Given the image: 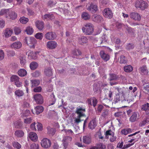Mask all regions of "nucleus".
Masks as SVG:
<instances>
[{"instance_id":"obj_12","label":"nucleus","mask_w":149,"mask_h":149,"mask_svg":"<svg viewBox=\"0 0 149 149\" xmlns=\"http://www.w3.org/2000/svg\"><path fill=\"white\" fill-rule=\"evenodd\" d=\"M139 114L138 112H134L130 118V120L132 122L137 121L139 118Z\"/></svg>"},{"instance_id":"obj_47","label":"nucleus","mask_w":149,"mask_h":149,"mask_svg":"<svg viewBox=\"0 0 149 149\" xmlns=\"http://www.w3.org/2000/svg\"><path fill=\"white\" fill-rule=\"evenodd\" d=\"M21 116L24 117L29 116L30 114V111L29 110H26L21 114Z\"/></svg>"},{"instance_id":"obj_28","label":"nucleus","mask_w":149,"mask_h":149,"mask_svg":"<svg viewBox=\"0 0 149 149\" xmlns=\"http://www.w3.org/2000/svg\"><path fill=\"white\" fill-rule=\"evenodd\" d=\"M48 133L50 135H53L56 132L55 129L53 128H51L49 127H47Z\"/></svg>"},{"instance_id":"obj_51","label":"nucleus","mask_w":149,"mask_h":149,"mask_svg":"<svg viewBox=\"0 0 149 149\" xmlns=\"http://www.w3.org/2000/svg\"><path fill=\"white\" fill-rule=\"evenodd\" d=\"M14 31L16 35H18L19 34L21 31L20 28L17 27H15L14 28Z\"/></svg>"},{"instance_id":"obj_1","label":"nucleus","mask_w":149,"mask_h":149,"mask_svg":"<svg viewBox=\"0 0 149 149\" xmlns=\"http://www.w3.org/2000/svg\"><path fill=\"white\" fill-rule=\"evenodd\" d=\"M85 111V109L83 107L79 106L76 108L75 113L77 115L74 120L75 123H79L81 121L80 120L81 118L82 117H86L84 113Z\"/></svg>"},{"instance_id":"obj_15","label":"nucleus","mask_w":149,"mask_h":149,"mask_svg":"<svg viewBox=\"0 0 149 149\" xmlns=\"http://www.w3.org/2000/svg\"><path fill=\"white\" fill-rule=\"evenodd\" d=\"M13 31L10 28L6 29L3 32V34L5 37L6 38H8L11 36Z\"/></svg>"},{"instance_id":"obj_22","label":"nucleus","mask_w":149,"mask_h":149,"mask_svg":"<svg viewBox=\"0 0 149 149\" xmlns=\"http://www.w3.org/2000/svg\"><path fill=\"white\" fill-rule=\"evenodd\" d=\"M21 43L18 41L15 42L13 43L11 45L12 48L15 49H18L20 48L22 46Z\"/></svg>"},{"instance_id":"obj_27","label":"nucleus","mask_w":149,"mask_h":149,"mask_svg":"<svg viewBox=\"0 0 149 149\" xmlns=\"http://www.w3.org/2000/svg\"><path fill=\"white\" fill-rule=\"evenodd\" d=\"M37 114H39L42 112L44 110V108L42 106H38L35 108Z\"/></svg>"},{"instance_id":"obj_7","label":"nucleus","mask_w":149,"mask_h":149,"mask_svg":"<svg viewBox=\"0 0 149 149\" xmlns=\"http://www.w3.org/2000/svg\"><path fill=\"white\" fill-rule=\"evenodd\" d=\"M41 144L42 147L47 148L50 147L51 142L48 139L45 138L41 141Z\"/></svg>"},{"instance_id":"obj_45","label":"nucleus","mask_w":149,"mask_h":149,"mask_svg":"<svg viewBox=\"0 0 149 149\" xmlns=\"http://www.w3.org/2000/svg\"><path fill=\"white\" fill-rule=\"evenodd\" d=\"M43 34L42 33H38L35 35V37L38 39L41 40L43 37Z\"/></svg>"},{"instance_id":"obj_60","label":"nucleus","mask_w":149,"mask_h":149,"mask_svg":"<svg viewBox=\"0 0 149 149\" xmlns=\"http://www.w3.org/2000/svg\"><path fill=\"white\" fill-rule=\"evenodd\" d=\"M5 21L2 19L0 20V28H3L5 26Z\"/></svg>"},{"instance_id":"obj_41","label":"nucleus","mask_w":149,"mask_h":149,"mask_svg":"<svg viewBox=\"0 0 149 149\" xmlns=\"http://www.w3.org/2000/svg\"><path fill=\"white\" fill-rule=\"evenodd\" d=\"M19 20L21 23L26 24L28 22L29 19L27 18H26L24 17H20Z\"/></svg>"},{"instance_id":"obj_23","label":"nucleus","mask_w":149,"mask_h":149,"mask_svg":"<svg viewBox=\"0 0 149 149\" xmlns=\"http://www.w3.org/2000/svg\"><path fill=\"white\" fill-rule=\"evenodd\" d=\"M20 63L22 67H23L26 63V58L25 56L24 55H21L19 57Z\"/></svg>"},{"instance_id":"obj_14","label":"nucleus","mask_w":149,"mask_h":149,"mask_svg":"<svg viewBox=\"0 0 149 149\" xmlns=\"http://www.w3.org/2000/svg\"><path fill=\"white\" fill-rule=\"evenodd\" d=\"M103 15L106 18H111L113 16V13L111 10H104Z\"/></svg>"},{"instance_id":"obj_25","label":"nucleus","mask_w":149,"mask_h":149,"mask_svg":"<svg viewBox=\"0 0 149 149\" xmlns=\"http://www.w3.org/2000/svg\"><path fill=\"white\" fill-rule=\"evenodd\" d=\"M139 71L142 74H147L148 73V70L146 66H143L139 69Z\"/></svg>"},{"instance_id":"obj_63","label":"nucleus","mask_w":149,"mask_h":149,"mask_svg":"<svg viewBox=\"0 0 149 149\" xmlns=\"http://www.w3.org/2000/svg\"><path fill=\"white\" fill-rule=\"evenodd\" d=\"M38 130V131H41L42 129V124L40 123H38L37 125Z\"/></svg>"},{"instance_id":"obj_64","label":"nucleus","mask_w":149,"mask_h":149,"mask_svg":"<svg viewBox=\"0 0 149 149\" xmlns=\"http://www.w3.org/2000/svg\"><path fill=\"white\" fill-rule=\"evenodd\" d=\"M147 123V120H143L140 124V126L142 127L144 126Z\"/></svg>"},{"instance_id":"obj_9","label":"nucleus","mask_w":149,"mask_h":149,"mask_svg":"<svg viewBox=\"0 0 149 149\" xmlns=\"http://www.w3.org/2000/svg\"><path fill=\"white\" fill-rule=\"evenodd\" d=\"M39 54V52H33L30 51L29 52L28 56L29 58L35 60L37 58Z\"/></svg>"},{"instance_id":"obj_38","label":"nucleus","mask_w":149,"mask_h":149,"mask_svg":"<svg viewBox=\"0 0 149 149\" xmlns=\"http://www.w3.org/2000/svg\"><path fill=\"white\" fill-rule=\"evenodd\" d=\"M131 130L130 128L123 129L121 131V133L123 134L127 135L128 133L131 132Z\"/></svg>"},{"instance_id":"obj_46","label":"nucleus","mask_w":149,"mask_h":149,"mask_svg":"<svg viewBox=\"0 0 149 149\" xmlns=\"http://www.w3.org/2000/svg\"><path fill=\"white\" fill-rule=\"evenodd\" d=\"M81 17L85 20H87L90 18V16L87 13L84 12L82 14Z\"/></svg>"},{"instance_id":"obj_31","label":"nucleus","mask_w":149,"mask_h":149,"mask_svg":"<svg viewBox=\"0 0 149 149\" xmlns=\"http://www.w3.org/2000/svg\"><path fill=\"white\" fill-rule=\"evenodd\" d=\"M106 148V146L101 143L97 144L95 147L94 146V149H105Z\"/></svg>"},{"instance_id":"obj_20","label":"nucleus","mask_w":149,"mask_h":149,"mask_svg":"<svg viewBox=\"0 0 149 149\" xmlns=\"http://www.w3.org/2000/svg\"><path fill=\"white\" fill-rule=\"evenodd\" d=\"M82 139L83 143L86 144H89L91 141V138L90 136H83Z\"/></svg>"},{"instance_id":"obj_49","label":"nucleus","mask_w":149,"mask_h":149,"mask_svg":"<svg viewBox=\"0 0 149 149\" xmlns=\"http://www.w3.org/2000/svg\"><path fill=\"white\" fill-rule=\"evenodd\" d=\"M81 53L80 51L78 50L75 49L72 52L73 57L74 58L75 56L78 55H80Z\"/></svg>"},{"instance_id":"obj_61","label":"nucleus","mask_w":149,"mask_h":149,"mask_svg":"<svg viewBox=\"0 0 149 149\" xmlns=\"http://www.w3.org/2000/svg\"><path fill=\"white\" fill-rule=\"evenodd\" d=\"M134 47V45L132 44H129L127 45L126 48L128 50L133 49Z\"/></svg>"},{"instance_id":"obj_26","label":"nucleus","mask_w":149,"mask_h":149,"mask_svg":"<svg viewBox=\"0 0 149 149\" xmlns=\"http://www.w3.org/2000/svg\"><path fill=\"white\" fill-rule=\"evenodd\" d=\"M15 134L16 136L20 138L24 136V132L21 130H17L15 132Z\"/></svg>"},{"instance_id":"obj_52","label":"nucleus","mask_w":149,"mask_h":149,"mask_svg":"<svg viewBox=\"0 0 149 149\" xmlns=\"http://www.w3.org/2000/svg\"><path fill=\"white\" fill-rule=\"evenodd\" d=\"M110 80L116 79L117 78V75L115 74H110Z\"/></svg>"},{"instance_id":"obj_16","label":"nucleus","mask_w":149,"mask_h":149,"mask_svg":"<svg viewBox=\"0 0 149 149\" xmlns=\"http://www.w3.org/2000/svg\"><path fill=\"white\" fill-rule=\"evenodd\" d=\"M29 137L32 141H36L38 139V137L36 134L33 132H31L29 134Z\"/></svg>"},{"instance_id":"obj_62","label":"nucleus","mask_w":149,"mask_h":149,"mask_svg":"<svg viewBox=\"0 0 149 149\" xmlns=\"http://www.w3.org/2000/svg\"><path fill=\"white\" fill-rule=\"evenodd\" d=\"M42 90V88L41 87L39 86L35 88L33 90L34 91L36 92H40Z\"/></svg>"},{"instance_id":"obj_2","label":"nucleus","mask_w":149,"mask_h":149,"mask_svg":"<svg viewBox=\"0 0 149 149\" xmlns=\"http://www.w3.org/2000/svg\"><path fill=\"white\" fill-rule=\"evenodd\" d=\"M24 42L31 48H34L37 43L36 40L31 36L25 37L24 39Z\"/></svg>"},{"instance_id":"obj_8","label":"nucleus","mask_w":149,"mask_h":149,"mask_svg":"<svg viewBox=\"0 0 149 149\" xmlns=\"http://www.w3.org/2000/svg\"><path fill=\"white\" fill-rule=\"evenodd\" d=\"M33 98L37 104H41L43 102V98L40 94H37L33 95Z\"/></svg>"},{"instance_id":"obj_5","label":"nucleus","mask_w":149,"mask_h":149,"mask_svg":"<svg viewBox=\"0 0 149 149\" xmlns=\"http://www.w3.org/2000/svg\"><path fill=\"white\" fill-rule=\"evenodd\" d=\"M11 82H14L17 87H20L22 86V83L19 81V78L17 75H13L10 77Z\"/></svg>"},{"instance_id":"obj_13","label":"nucleus","mask_w":149,"mask_h":149,"mask_svg":"<svg viewBox=\"0 0 149 149\" xmlns=\"http://www.w3.org/2000/svg\"><path fill=\"white\" fill-rule=\"evenodd\" d=\"M8 16L10 19L14 20L17 18V15L15 11L9 10Z\"/></svg>"},{"instance_id":"obj_30","label":"nucleus","mask_w":149,"mask_h":149,"mask_svg":"<svg viewBox=\"0 0 149 149\" xmlns=\"http://www.w3.org/2000/svg\"><path fill=\"white\" fill-rule=\"evenodd\" d=\"M117 27L118 28H121L122 27H124L128 31V32H130L131 31V29L130 27L128 26L127 25H124L123 24H122L120 23H119L117 26Z\"/></svg>"},{"instance_id":"obj_44","label":"nucleus","mask_w":149,"mask_h":149,"mask_svg":"<svg viewBox=\"0 0 149 149\" xmlns=\"http://www.w3.org/2000/svg\"><path fill=\"white\" fill-rule=\"evenodd\" d=\"M54 17L53 15L50 14H45L44 15V16L43 17L44 19H52L54 18Z\"/></svg>"},{"instance_id":"obj_58","label":"nucleus","mask_w":149,"mask_h":149,"mask_svg":"<svg viewBox=\"0 0 149 149\" xmlns=\"http://www.w3.org/2000/svg\"><path fill=\"white\" fill-rule=\"evenodd\" d=\"M4 57V53L3 51L0 49V60H2Z\"/></svg>"},{"instance_id":"obj_4","label":"nucleus","mask_w":149,"mask_h":149,"mask_svg":"<svg viewBox=\"0 0 149 149\" xmlns=\"http://www.w3.org/2000/svg\"><path fill=\"white\" fill-rule=\"evenodd\" d=\"M86 28L83 27L82 28V31L86 35H91L93 31V27L92 24L87 23L85 25Z\"/></svg>"},{"instance_id":"obj_24","label":"nucleus","mask_w":149,"mask_h":149,"mask_svg":"<svg viewBox=\"0 0 149 149\" xmlns=\"http://www.w3.org/2000/svg\"><path fill=\"white\" fill-rule=\"evenodd\" d=\"M19 75L21 77H23L26 75L27 72L24 69H21L18 72Z\"/></svg>"},{"instance_id":"obj_43","label":"nucleus","mask_w":149,"mask_h":149,"mask_svg":"<svg viewBox=\"0 0 149 149\" xmlns=\"http://www.w3.org/2000/svg\"><path fill=\"white\" fill-rule=\"evenodd\" d=\"M61 131L63 132L67 135H72L73 134V132L70 129H63Z\"/></svg>"},{"instance_id":"obj_6","label":"nucleus","mask_w":149,"mask_h":149,"mask_svg":"<svg viewBox=\"0 0 149 149\" xmlns=\"http://www.w3.org/2000/svg\"><path fill=\"white\" fill-rule=\"evenodd\" d=\"M72 140V138L69 136L63 137L62 140L63 144V149H66L67 148L69 143Z\"/></svg>"},{"instance_id":"obj_10","label":"nucleus","mask_w":149,"mask_h":149,"mask_svg":"<svg viewBox=\"0 0 149 149\" xmlns=\"http://www.w3.org/2000/svg\"><path fill=\"white\" fill-rule=\"evenodd\" d=\"M57 42L54 41H50L47 42L46 46L47 48L50 49H53L55 48L57 46Z\"/></svg>"},{"instance_id":"obj_59","label":"nucleus","mask_w":149,"mask_h":149,"mask_svg":"<svg viewBox=\"0 0 149 149\" xmlns=\"http://www.w3.org/2000/svg\"><path fill=\"white\" fill-rule=\"evenodd\" d=\"M40 74V72L38 71H36L32 74V76L37 77H38Z\"/></svg>"},{"instance_id":"obj_50","label":"nucleus","mask_w":149,"mask_h":149,"mask_svg":"<svg viewBox=\"0 0 149 149\" xmlns=\"http://www.w3.org/2000/svg\"><path fill=\"white\" fill-rule=\"evenodd\" d=\"M149 109V104L146 103L143 105L141 107V109L143 111H146Z\"/></svg>"},{"instance_id":"obj_48","label":"nucleus","mask_w":149,"mask_h":149,"mask_svg":"<svg viewBox=\"0 0 149 149\" xmlns=\"http://www.w3.org/2000/svg\"><path fill=\"white\" fill-rule=\"evenodd\" d=\"M144 92L146 93H149V84H147L144 85L143 87Z\"/></svg>"},{"instance_id":"obj_33","label":"nucleus","mask_w":149,"mask_h":149,"mask_svg":"<svg viewBox=\"0 0 149 149\" xmlns=\"http://www.w3.org/2000/svg\"><path fill=\"white\" fill-rule=\"evenodd\" d=\"M133 68L130 65L125 66L124 68V70L125 72H130L133 70Z\"/></svg>"},{"instance_id":"obj_19","label":"nucleus","mask_w":149,"mask_h":149,"mask_svg":"<svg viewBox=\"0 0 149 149\" xmlns=\"http://www.w3.org/2000/svg\"><path fill=\"white\" fill-rule=\"evenodd\" d=\"M45 74L46 76L50 77L52 75V69L50 67L45 68L44 69Z\"/></svg>"},{"instance_id":"obj_39","label":"nucleus","mask_w":149,"mask_h":149,"mask_svg":"<svg viewBox=\"0 0 149 149\" xmlns=\"http://www.w3.org/2000/svg\"><path fill=\"white\" fill-rule=\"evenodd\" d=\"M79 42L80 44H82L83 43H86L87 42V39L84 36H82L79 39Z\"/></svg>"},{"instance_id":"obj_3","label":"nucleus","mask_w":149,"mask_h":149,"mask_svg":"<svg viewBox=\"0 0 149 149\" xmlns=\"http://www.w3.org/2000/svg\"><path fill=\"white\" fill-rule=\"evenodd\" d=\"M148 3L143 0H137L135 3V6L136 8L144 9L148 8Z\"/></svg>"},{"instance_id":"obj_57","label":"nucleus","mask_w":149,"mask_h":149,"mask_svg":"<svg viewBox=\"0 0 149 149\" xmlns=\"http://www.w3.org/2000/svg\"><path fill=\"white\" fill-rule=\"evenodd\" d=\"M120 62L122 63H126V60L125 59V57L123 55L121 56L120 57Z\"/></svg>"},{"instance_id":"obj_35","label":"nucleus","mask_w":149,"mask_h":149,"mask_svg":"<svg viewBox=\"0 0 149 149\" xmlns=\"http://www.w3.org/2000/svg\"><path fill=\"white\" fill-rule=\"evenodd\" d=\"M25 31L27 34L31 35L33 33L34 30L31 27L28 26L26 28Z\"/></svg>"},{"instance_id":"obj_54","label":"nucleus","mask_w":149,"mask_h":149,"mask_svg":"<svg viewBox=\"0 0 149 149\" xmlns=\"http://www.w3.org/2000/svg\"><path fill=\"white\" fill-rule=\"evenodd\" d=\"M105 134L106 135V137H107V136L108 135H111V136L112 135H114V133L111 130H110L106 131V132Z\"/></svg>"},{"instance_id":"obj_36","label":"nucleus","mask_w":149,"mask_h":149,"mask_svg":"<svg viewBox=\"0 0 149 149\" xmlns=\"http://www.w3.org/2000/svg\"><path fill=\"white\" fill-rule=\"evenodd\" d=\"M9 11V10H1L0 11V15H4L6 17H8Z\"/></svg>"},{"instance_id":"obj_29","label":"nucleus","mask_w":149,"mask_h":149,"mask_svg":"<svg viewBox=\"0 0 149 149\" xmlns=\"http://www.w3.org/2000/svg\"><path fill=\"white\" fill-rule=\"evenodd\" d=\"M15 95L18 97H21L23 96L24 94L22 90L18 89L16 90L15 92Z\"/></svg>"},{"instance_id":"obj_17","label":"nucleus","mask_w":149,"mask_h":149,"mask_svg":"<svg viewBox=\"0 0 149 149\" xmlns=\"http://www.w3.org/2000/svg\"><path fill=\"white\" fill-rule=\"evenodd\" d=\"M130 17L135 20L139 21L141 19V17L140 15L137 13H132L130 14Z\"/></svg>"},{"instance_id":"obj_11","label":"nucleus","mask_w":149,"mask_h":149,"mask_svg":"<svg viewBox=\"0 0 149 149\" xmlns=\"http://www.w3.org/2000/svg\"><path fill=\"white\" fill-rule=\"evenodd\" d=\"M46 39L48 40H53L56 38L55 34L52 32H48L45 34Z\"/></svg>"},{"instance_id":"obj_55","label":"nucleus","mask_w":149,"mask_h":149,"mask_svg":"<svg viewBox=\"0 0 149 149\" xmlns=\"http://www.w3.org/2000/svg\"><path fill=\"white\" fill-rule=\"evenodd\" d=\"M137 141V140L136 141H135L133 143H129L128 144H127L124 145L123 146V149L125 148H127L133 145L135 143V142Z\"/></svg>"},{"instance_id":"obj_37","label":"nucleus","mask_w":149,"mask_h":149,"mask_svg":"<svg viewBox=\"0 0 149 149\" xmlns=\"http://www.w3.org/2000/svg\"><path fill=\"white\" fill-rule=\"evenodd\" d=\"M32 83V87L36 86L40 84V81L38 80H33L31 81Z\"/></svg>"},{"instance_id":"obj_40","label":"nucleus","mask_w":149,"mask_h":149,"mask_svg":"<svg viewBox=\"0 0 149 149\" xmlns=\"http://www.w3.org/2000/svg\"><path fill=\"white\" fill-rule=\"evenodd\" d=\"M12 144L14 148L17 149H20L21 148L22 146L20 144L16 141H14L13 142Z\"/></svg>"},{"instance_id":"obj_56","label":"nucleus","mask_w":149,"mask_h":149,"mask_svg":"<svg viewBox=\"0 0 149 149\" xmlns=\"http://www.w3.org/2000/svg\"><path fill=\"white\" fill-rule=\"evenodd\" d=\"M32 118H29L25 119L24 120V123L26 124H30L31 122Z\"/></svg>"},{"instance_id":"obj_32","label":"nucleus","mask_w":149,"mask_h":149,"mask_svg":"<svg viewBox=\"0 0 149 149\" xmlns=\"http://www.w3.org/2000/svg\"><path fill=\"white\" fill-rule=\"evenodd\" d=\"M38 64L36 62H32L30 64V67L31 70H34L37 68Z\"/></svg>"},{"instance_id":"obj_53","label":"nucleus","mask_w":149,"mask_h":149,"mask_svg":"<svg viewBox=\"0 0 149 149\" xmlns=\"http://www.w3.org/2000/svg\"><path fill=\"white\" fill-rule=\"evenodd\" d=\"M31 149H39V146L38 144L33 143L31 146Z\"/></svg>"},{"instance_id":"obj_42","label":"nucleus","mask_w":149,"mask_h":149,"mask_svg":"<svg viewBox=\"0 0 149 149\" xmlns=\"http://www.w3.org/2000/svg\"><path fill=\"white\" fill-rule=\"evenodd\" d=\"M6 52L8 56H13L15 55V52L12 50H7Z\"/></svg>"},{"instance_id":"obj_34","label":"nucleus","mask_w":149,"mask_h":149,"mask_svg":"<svg viewBox=\"0 0 149 149\" xmlns=\"http://www.w3.org/2000/svg\"><path fill=\"white\" fill-rule=\"evenodd\" d=\"M103 21L102 17L100 15H97L95 17L94 21L97 22H101Z\"/></svg>"},{"instance_id":"obj_21","label":"nucleus","mask_w":149,"mask_h":149,"mask_svg":"<svg viewBox=\"0 0 149 149\" xmlns=\"http://www.w3.org/2000/svg\"><path fill=\"white\" fill-rule=\"evenodd\" d=\"M37 28L40 30H42L44 28V23L42 22L37 21L35 22Z\"/></svg>"},{"instance_id":"obj_18","label":"nucleus","mask_w":149,"mask_h":149,"mask_svg":"<svg viewBox=\"0 0 149 149\" xmlns=\"http://www.w3.org/2000/svg\"><path fill=\"white\" fill-rule=\"evenodd\" d=\"M101 57L105 61H108L110 58L109 55L105 53L103 51H101L100 52Z\"/></svg>"}]
</instances>
